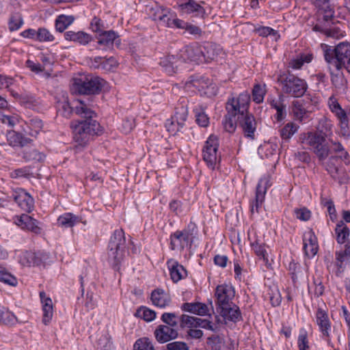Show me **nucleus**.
<instances>
[{
	"label": "nucleus",
	"instance_id": "c756f323",
	"mask_svg": "<svg viewBox=\"0 0 350 350\" xmlns=\"http://www.w3.org/2000/svg\"><path fill=\"white\" fill-rule=\"evenodd\" d=\"M271 107L276 110L275 118L278 121L284 119L286 116V105L283 103V99L280 97L279 99H268Z\"/></svg>",
	"mask_w": 350,
	"mask_h": 350
},
{
	"label": "nucleus",
	"instance_id": "4468645a",
	"mask_svg": "<svg viewBox=\"0 0 350 350\" xmlns=\"http://www.w3.org/2000/svg\"><path fill=\"white\" fill-rule=\"evenodd\" d=\"M179 57L181 62L190 61L200 64L204 62L202 46L198 44L186 46L180 50Z\"/></svg>",
	"mask_w": 350,
	"mask_h": 350
},
{
	"label": "nucleus",
	"instance_id": "412c9836",
	"mask_svg": "<svg viewBox=\"0 0 350 350\" xmlns=\"http://www.w3.org/2000/svg\"><path fill=\"white\" fill-rule=\"evenodd\" d=\"M23 230L30 232L34 235H40L43 232V225L32 216L23 214Z\"/></svg>",
	"mask_w": 350,
	"mask_h": 350
},
{
	"label": "nucleus",
	"instance_id": "4d7b16f0",
	"mask_svg": "<svg viewBox=\"0 0 350 350\" xmlns=\"http://www.w3.org/2000/svg\"><path fill=\"white\" fill-rule=\"evenodd\" d=\"M55 39L53 35L45 28H40L38 30L37 40L40 42H52Z\"/></svg>",
	"mask_w": 350,
	"mask_h": 350
},
{
	"label": "nucleus",
	"instance_id": "052dcab7",
	"mask_svg": "<svg viewBox=\"0 0 350 350\" xmlns=\"http://www.w3.org/2000/svg\"><path fill=\"white\" fill-rule=\"evenodd\" d=\"M34 199L27 192L23 193V211L31 213L34 209Z\"/></svg>",
	"mask_w": 350,
	"mask_h": 350
},
{
	"label": "nucleus",
	"instance_id": "bb28decb",
	"mask_svg": "<svg viewBox=\"0 0 350 350\" xmlns=\"http://www.w3.org/2000/svg\"><path fill=\"white\" fill-rule=\"evenodd\" d=\"M181 309L200 316H204L208 313V306L205 304L200 302L185 303L182 305Z\"/></svg>",
	"mask_w": 350,
	"mask_h": 350
},
{
	"label": "nucleus",
	"instance_id": "37998d69",
	"mask_svg": "<svg viewBox=\"0 0 350 350\" xmlns=\"http://www.w3.org/2000/svg\"><path fill=\"white\" fill-rule=\"evenodd\" d=\"M196 116V121L197 124L202 127H206L209 124V118L204 109L202 108L196 107L193 109Z\"/></svg>",
	"mask_w": 350,
	"mask_h": 350
},
{
	"label": "nucleus",
	"instance_id": "dca6fc26",
	"mask_svg": "<svg viewBox=\"0 0 350 350\" xmlns=\"http://www.w3.org/2000/svg\"><path fill=\"white\" fill-rule=\"evenodd\" d=\"M25 125L26 127L23 126V144H29L33 141L31 138L27 136L36 137L37 134L42 130L43 126L42 120L38 118H29L25 121Z\"/></svg>",
	"mask_w": 350,
	"mask_h": 350
},
{
	"label": "nucleus",
	"instance_id": "09e8293b",
	"mask_svg": "<svg viewBox=\"0 0 350 350\" xmlns=\"http://www.w3.org/2000/svg\"><path fill=\"white\" fill-rule=\"evenodd\" d=\"M237 121L236 117L226 114L222 121L224 130L230 133H234L237 128Z\"/></svg>",
	"mask_w": 350,
	"mask_h": 350
},
{
	"label": "nucleus",
	"instance_id": "6ab92c4d",
	"mask_svg": "<svg viewBox=\"0 0 350 350\" xmlns=\"http://www.w3.org/2000/svg\"><path fill=\"white\" fill-rule=\"evenodd\" d=\"M167 265L170 270L171 279L174 282L176 283L187 277V270L177 260L170 259L167 261Z\"/></svg>",
	"mask_w": 350,
	"mask_h": 350
},
{
	"label": "nucleus",
	"instance_id": "a211bd4d",
	"mask_svg": "<svg viewBox=\"0 0 350 350\" xmlns=\"http://www.w3.org/2000/svg\"><path fill=\"white\" fill-rule=\"evenodd\" d=\"M303 242L305 254L309 258L314 256L318 251V243L317 237L312 230L304 233Z\"/></svg>",
	"mask_w": 350,
	"mask_h": 350
},
{
	"label": "nucleus",
	"instance_id": "393cba45",
	"mask_svg": "<svg viewBox=\"0 0 350 350\" xmlns=\"http://www.w3.org/2000/svg\"><path fill=\"white\" fill-rule=\"evenodd\" d=\"M41 302L42 304L43 317L42 322L44 325H47L53 317V304L52 300L49 297H46L44 292L40 293Z\"/></svg>",
	"mask_w": 350,
	"mask_h": 350
},
{
	"label": "nucleus",
	"instance_id": "bf43d9fd",
	"mask_svg": "<svg viewBox=\"0 0 350 350\" xmlns=\"http://www.w3.org/2000/svg\"><path fill=\"white\" fill-rule=\"evenodd\" d=\"M90 27L92 31L97 33L98 34L102 31H105L107 27L105 25V23L98 17H94L90 23Z\"/></svg>",
	"mask_w": 350,
	"mask_h": 350
},
{
	"label": "nucleus",
	"instance_id": "2f4dec72",
	"mask_svg": "<svg viewBox=\"0 0 350 350\" xmlns=\"http://www.w3.org/2000/svg\"><path fill=\"white\" fill-rule=\"evenodd\" d=\"M174 13L166 10H161L159 13L155 14L153 19L158 21L165 27L172 28V21L174 17Z\"/></svg>",
	"mask_w": 350,
	"mask_h": 350
},
{
	"label": "nucleus",
	"instance_id": "0e129e2a",
	"mask_svg": "<svg viewBox=\"0 0 350 350\" xmlns=\"http://www.w3.org/2000/svg\"><path fill=\"white\" fill-rule=\"evenodd\" d=\"M165 126L169 133L172 135H176L178 132H182L184 127H180L177 125V122L172 118L166 120Z\"/></svg>",
	"mask_w": 350,
	"mask_h": 350
},
{
	"label": "nucleus",
	"instance_id": "de8ad7c7",
	"mask_svg": "<svg viewBox=\"0 0 350 350\" xmlns=\"http://www.w3.org/2000/svg\"><path fill=\"white\" fill-rule=\"evenodd\" d=\"M297 346L299 350H309V341L308 338V332L304 328H301L299 330L298 339H297Z\"/></svg>",
	"mask_w": 350,
	"mask_h": 350
},
{
	"label": "nucleus",
	"instance_id": "4c0bfd02",
	"mask_svg": "<svg viewBox=\"0 0 350 350\" xmlns=\"http://www.w3.org/2000/svg\"><path fill=\"white\" fill-rule=\"evenodd\" d=\"M299 126L293 122H288L280 129V135L282 139L288 140L298 131Z\"/></svg>",
	"mask_w": 350,
	"mask_h": 350
},
{
	"label": "nucleus",
	"instance_id": "79ce46f5",
	"mask_svg": "<svg viewBox=\"0 0 350 350\" xmlns=\"http://www.w3.org/2000/svg\"><path fill=\"white\" fill-rule=\"evenodd\" d=\"M293 104V112L294 116L297 120L301 121L307 112V109L304 107L303 100H295Z\"/></svg>",
	"mask_w": 350,
	"mask_h": 350
},
{
	"label": "nucleus",
	"instance_id": "ddd939ff",
	"mask_svg": "<svg viewBox=\"0 0 350 350\" xmlns=\"http://www.w3.org/2000/svg\"><path fill=\"white\" fill-rule=\"evenodd\" d=\"M269 179L263 177L260 179L256 187L255 199L250 203L252 215L258 213L262 208L267 188L269 187Z\"/></svg>",
	"mask_w": 350,
	"mask_h": 350
},
{
	"label": "nucleus",
	"instance_id": "864d4df0",
	"mask_svg": "<svg viewBox=\"0 0 350 350\" xmlns=\"http://www.w3.org/2000/svg\"><path fill=\"white\" fill-rule=\"evenodd\" d=\"M25 263L23 262V265L27 266H36L41 263V258L33 252H27L25 255Z\"/></svg>",
	"mask_w": 350,
	"mask_h": 350
},
{
	"label": "nucleus",
	"instance_id": "0eeeda50",
	"mask_svg": "<svg viewBox=\"0 0 350 350\" xmlns=\"http://www.w3.org/2000/svg\"><path fill=\"white\" fill-rule=\"evenodd\" d=\"M315 323L321 333V337L328 343L330 342L332 322L329 317L328 309L324 304L319 306L315 312Z\"/></svg>",
	"mask_w": 350,
	"mask_h": 350
},
{
	"label": "nucleus",
	"instance_id": "69168bd1",
	"mask_svg": "<svg viewBox=\"0 0 350 350\" xmlns=\"http://www.w3.org/2000/svg\"><path fill=\"white\" fill-rule=\"evenodd\" d=\"M118 65V63L115 57H110L107 59H104L101 63V68L105 70H111L116 68Z\"/></svg>",
	"mask_w": 350,
	"mask_h": 350
},
{
	"label": "nucleus",
	"instance_id": "c85d7f7f",
	"mask_svg": "<svg viewBox=\"0 0 350 350\" xmlns=\"http://www.w3.org/2000/svg\"><path fill=\"white\" fill-rule=\"evenodd\" d=\"M204 62L215 59L221 53V49L213 43H206L202 46Z\"/></svg>",
	"mask_w": 350,
	"mask_h": 350
},
{
	"label": "nucleus",
	"instance_id": "5701e85b",
	"mask_svg": "<svg viewBox=\"0 0 350 350\" xmlns=\"http://www.w3.org/2000/svg\"><path fill=\"white\" fill-rule=\"evenodd\" d=\"M178 8L185 14L195 13L196 16H203L205 14L204 8L195 0H189L186 3L179 4Z\"/></svg>",
	"mask_w": 350,
	"mask_h": 350
},
{
	"label": "nucleus",
	"instance_id": "774afa93",
	"mask_svg": "<svg viewBox=\"0 0 350 350\" xmlns=\"http://www.w3.org/2000/svg\"><path fill=\"white\" fill-rule=\"evenodd\" d=\"M3 313L0 316V323L5 325L12 324L14 323L15 316L4 308Z\"/></svg>",
	"mask_w": 350,
	"mask_h": 350
},
{
	"label": "nucleus",
	"instance_id": "e433bc0d",
	"mask_svg": "<svg viewBox=\"0 0 350 350\" xmlns=\"http://www.w3.org/2000/svg\"><path fill=\"white\" fill-rule=\"evenodd\" d=\"M26 144H24L25 145ZM23 159L27 161H41L44 160V155L35 148L25 147L23 146Z\"/></svg>",
	"mask_w": 350,
	"mask_h": 350
},
{
	"label": "nucleus",
	"instance_id": "f03ea898",
	"mask_svg": "<svg viewBox=\"0 0 350 350\" xmlns=\"http://www.w3.org/2000/svg\"><path fill=\"white\" fill-rule=\"evenodd\" d=\"M324 57L329 70L344 68L350 72V43L341 42L334 49H327Z\"/></svg>",
	"mask_w": 350,
	"mask_h": 350
},
{
	"label": "nucleus",
	"instance_id": "5fc2aeb1",
	"mask_svg": "<svg viewBox=\"0 0 350 350\" xmlns=\"http://www.w3.org/2000/svg\"><path fill=\"white\" fill-rule=\"evenodd\" d=\"M134 350H155L151 341L147 338L138 339L134 345Z\"/></svg>",
	"mask_w": 350,
	"mask_h": 350
},
{
	"label": "nucleus",
	"instance_id": "338daca9",
	"mask_svg": "<svg viewBox=\"0 0 350 350\" xmlns=\"http://www.w3.org/2000/svg\"><path fill=\"white\" fill-rule=\"evenodd\" d=\"M256 31L259 34V36L263 37H267L269 35L274 36L275 37V39L280 37V36L278 33V31L269 27H260L256 29Z\"/></svg>",
	"mask_w": 350,
	"mask_h": 350
},
{
	"label": "nucleus",
	"instance_id": "a878e982",
	"mask_svg": "<svg viewBox=\"0 0 350 350\" xmlns=\"http://www.w3.org/2000/svg\"><path fill=\"white\" fill-rule=\"evenodd\" d=\"M181 62L180 59L179 53L177 55H168L161 59L160 64L163 66L165 71L170 75L176 72V69Z\"/></svg>",
	"mask_w": 350,
	"mask_h": 350
},
{
	"label": "nucleus",
	"instance_id": "f8f14e48",
	"mask_svg": "<svg viewBox=\"0 0 350 350\" xmlns=\"http://www.w3.org/2000/svg\"><path fill=\"white\" fill-rule=\"evenodd\" d=\"M216 297L217 310L223 307H227L232 303L235 295L234 287L230 284H223L218 285L215 293Z\"/></svg>",
	"mask_w": 350,
	"mask_h": 350
},
{
	"label": "nucleus",
	"instance_id": "b1692460",
	"mask_svg": "<svg viewBox=\"0 0 350 350\" xmlns=\"http://www.w3.org/2000/svg\"><path fill=\"white\" fill-rule=\"evenodd\" d=\"M64 38L66 40L73 41L81 45H86L92 40V36L84 31H68L64 33Z\"/></svg>",
	"mask_w": 350,
	"mask_h": 350
},
{
	"label": "nucleus",
	"instance_id": "13d9d810",
	"mask_svg": "<svg viewBox=\"0 0 350 350\" xmlns=\"http://www.w3.org/2000/svg\"><path fill=\"white\" fill-rule=\"evenodd\" d=\"M250 100V94L246 91L241 93L239 95V97L235 98V100L241 105V108L247 111H248Z\"/></svg>",
	"mask_w": 350,
	"mask_h": 350
},
{
	"label": "nucleus",
	"instance_id": "f3484780",
	"mask_svg": "<svg viewBox=\"0 0 350 350\" xmlns=\"http://www.w3.org/2000/svg\"><path fill=\"white\" fill-rule=\"evenodd\" d=\"M178 329L165 325H159L155 331L154 336L160 343H165L178 337Z\"/></svg>",
	"mask_w": 350,
	"mask_h": 350
},
{
	"label": "nucleus",
	"instance_id": "c03bdc74",
	"mask_svg": "<svg viewBox=\"0 0 350 350\" xmlns=\"http://www.w3.org/2000/svg\"><path fill=\"white\" fill-rule=\"evenodd\" d=\"M0 281L12 286L18 284L17 279L2 267L0 268Z\"/></svg>",
	"mask_w": 350,
	"mask_h": 350
},
{
	"label": "nucleus",
	"instance_id": "39448f33",
	"mask_svg": "<svg viewBox=\"0 0 350 350\" xmlns=\"http://www.w3.org/2000/svg\"><path fill=\"white\" fill-rule=\"evenodd\" d=\"M278 81L282 92L294 98L303 96L308 90V83L306 80L290 72L280 75Z\"/></svg>",
	"mask_w": 350,
	"mask_h": 350
},
{
	"label": "nucleus",
	"instance_id": "ea45409f",
	"mask_svg": "<svg viewBox=\"0 0 350 350\" xmlns=\"http://www.w3.org/2000/svg\"><path fill=\"white\" fill-rule=\"evenodd\" d=\"M7 140L8 144L14 148L22 147V134L15 131H9L7 133Z\"/></svg>",
	"mask_w": 350,
	"mask_h": 350
},
{
	"label": "nucleus",
	"instance_id": "a19ab883",
	"mask_svg": "<svg viewBox=\"0 0 350 350\" xmlns=\"http://www.w3.org/2000/svg\"><path fill=\"white\" fill-rule=\"evenodd\" d=\"M312 59L310 54L301 55L289 62L288 67L295 70L300 69L304 63H310Z\"/></svg>",
	"mask_w": 350,
	"mask_h": 350
},
{
	"label": "nucleus",
	"instance_id": "a18cd8bd",
	"mask_svg": "<svg viewBox=\"0 0 350 350\" xmlns=\"http://www.w3.org/2000/svg\"><path fill=\"white\" fill-rule=\"evenodd\" d=\"M251 247L260 258H262L266 263L268 262V254L265 245L260 244L256 241L251 243Z\"/></svg>",
	"mask_w": 350,
	"mask_h": 350
},
{
	"label": "nucleus",
	"instance_id": "9d476101",
	"mask_svg": "<svg viewBox=\"0 0 350 350\" xmlns=\"http://www.w3.org/2000/svg\"><path fill=\"white\" fill-rule=\"evenodd\" d=\"M238 124L245 137L254 140L256 137L257 122L249 111L237 117Z\"/></svg>",
	"mask_w": 350,
	"mask_h": 350
},
{
	"label": "nucleus",
	"instance_id": "e2e57ef3",
	"mask_svg": "<svg viewBox=\"0 0 350 350\" xmlns=\"http://www.w3.org/2000/svg\"><path fill=\"white\" fill-rule=\"evenodd\" d=\"M331 75V81L332 84L337 88H340L342 84L344 78L342 73H339V71L336 70H329Z\"/></svg>",
	"mask_w": 350,
	"mask_h": 350
},
{
	"label": "nucleus",
	"instance_id": "3c124183",
	"mask_svg": "<svg viewBox=\"0 0 350 350\" xmlns=\"http://www.w3.org/2000/svg\"><path fill=\"white\" fill-rule=\"evenodd\" d=\"M332 124L331 121L325 118H322L319 122L317 126L318 133L327 137L328 133L331 132Z\"/></svg>",
	"mask_w": 350,
	"mask_h": 350
},
{
	"label": "nucleus",
	"instance_id": "f257e3e1",
	"mask_svg": "<svg viewBox=\"0 0 350 350\" xmlns=\"http://www.w3.org/2000/svg\"><path fill=\"white\" fill-rule=\"evenodd\" d=\"M76 114L84 118L83 120L72 122L73 139L78 146L84 147L92 137L100 131L99 123L93 119L96 116L94 111L88 103L83 100H77L73 107Z\"/></svg>",
	"mask_w": 350,
	"mask_h": 350
},
{
	"label": "nucleus",
	"instance_id": "6e6552de",
	"mask_svg": "<svg viewBox=\"0 0 350 350\" xmlns=\"http://www.w3.org/2000/svg\"><path fill=\"white\" fill-rule=\"evenodd\" d=\"M219 147L218 138L211 135L205 142L202 150L203 159L208 167L212 170L215 169L220 157L217 154Z\"/></svg>",
	"mask_w": 350,
	"mask_h": 350
},
{
	"label": "nucleus",
	"instance_id": "72a5a7b5",
	"mask_svg": "<svg viewBox=\"0 0 350 350\" xmlns=\"http://www.w3.org/2000/svg\"><path fill=\"white\" fill-rule=\"evenodd\" d=\"M226 108L227 110V115L234 117H236L237 116L239 117V116H241V114H245V113L248 112L241 108V105L235 100L234 98L228 99Z\"/></svg>",
	"mask_w": 350,
	"mask_h": 350
},
{
	"label": "nucleus",
	"instance_id": "603ef678",
	"mask_svg": "<svg viewBox=\"0 0 350 350\" xmlns=\"http://www.w3.org/2000/svg\"><path fill=\"white\" fill-rule=\"evenodd\" d=\"M57 109V113L66 118H68L72 112V107L66 100L58 102Z\"/></svg>",
	"mask_w": 350,
	"mask_h": 350
},
{
	"label": "nucleus",
	"instance_id": "20e7f679",
	"mask_svg": "<svg viewBox=\"0 0 350 350\" xmlns=\"http://www.w3.org/2000/svg\"><path fill=\"white\" fill-rule=\"evenodd\" d=\"M126 238L122 229L116 230L112 234L108 245V261L116 270H119L120 265L125 256Z\"/></svg>",
	"mask_w": 350,
	"mask_h": 350
},
{
	"label": "nucleus",
	"instance_id": "1a4fd4ad",
	"mask_svg": "<svg viewBox=\"0 0 350 350\" xmlns=\"http://www.w3.org/2000/svg\"><path fill=\"white\" fill-rule=\"evenodd\" d=\"M96 38L97 40L96 49L98 50L112 51L114 44L118 47L121 44L118 33L113 30L102 31L96 36Z\"/></svg>",
	"mask_w": 350,
	"mask_h": 350
},
{
	"label": "nucleus",
	"instance_id": "423d86ee",
	"mask_svg": "<svg viewBox=\"0 0 350 350\" xmlns=\"http://www.w3.org/2000/svg\"><path fill=\"white\" fill-rule=\"evenodd\" d=\"M104 83L98 77L81 76L74 79L73 87L79 94H95L100 92Z\"/></svg>",
	"mask_w": 350,
	"mask_h": 350
},
{
	"label": "nucleus",
	"instance_id": "2eb2a0df",
	"mask_svg": "<svg viewBox=\"0 0 350 350\" xmlns=\"http://www.w3.org/2000/svg\"><path fill=\"white\" fill-rule=\"evenodd\" d=\"M330 176L342 184L346 182L347 175L345 169L340 165V162L337 157L332 156L326 163L322 162Z\"/></svg>",
	"mask_w": 350,
	"mask_h": 350
},
{
	"label": "nucleus",
	"instance_id": "7ed1b4c3",
	"mask_svg": "<svg viewBox=\"0 0 350 350\" xmlns=\"http://www.w3.org/2000/svg\"><path fill=\"white\" fill-rule=\"evenodd\" d=\"M301 144L307 146L321 162L327 159L330 153L329 143L326 137L317 131H310L301 133L299 136Z\"/></svg>",
	"mask_w": 350,
	"mask_h": 350
},
{
	"label": "nucleus",
	"instance_id": "680f3d73",
	"mask_svg": "<svg viewBox=\"0 0 350 350\" xmlns=\"http://www.w3.org/2000/svg\"><path fill=\"white\" fill-rule=\"evenodd\" d=\"M294 215L297 219L301 221H308L311 217V212L306 208H295Z\"/></svg>",
	"mask_w": 350,
	"mask_h": 350
},
{
	"label": "nucleus",
	"instance_id": "49530a36",
	"mask_svg": "<svg viewBox=\"0 0 350 350\" xmlns=\"http://www.w3.org/2000/svg\"><path fill=\"white\" fill-rule=\"evenodd\" d=\"M136 316L146 321H152L156 317V312L146 307H141L136 312Z\"/></svg>",
	"mask_w": 350,
	"mask_h": 350
},
{
	"label": "nucleus",
	"instance_id": "f704fd0d",
	"mask_svg": "<svg viewBox=\"0 0 350 350\" xmlns=\"http://www.w3.org/2000/svg\"><path fill=\"white\" fill-rule=\"evenodd\" d=\"M334 114L339 120V125L340 127V133L343 136L349 135V119L347 113L344 109H340V110L335 112Z\"/></svg>",
	"mask_w": 350,
	"mask_h": 350
},
{
	"label": "nucleus",
	"instance_id": "aec40b11",
	"mask_svg": "<svg viewBox=\"0 0 350 350\" xmlns=\"http://www.w3.org/2000/svg\"><path fill=\"white\" fill-rule=\"evenodd\" d=\"M152 304L159 308H165L171 302L170 295L161 288H157L151 293L150 297Z\"/></svg>",
	"mask_w": 350,
	"mask_h": 350
},
{
	"label": "nucleus",
	"instance_id": "c9c22d12",
	"mask_svg": "<svg viewBox=\"0 0 350 350\" xmlns=\"http://www.w3.org/2000/svg\"><path fill=\"white\" fill-rule=\"evenodd\" d=\"M266 93L267 90L265 84H255L252 92V98L253 101L257 104L262 103Z\"/></svg>",
	"mask_w": 350,
	"mask_h": 350
},
{
	"label": "nucleus",
	"instance_id": "6e6d98bb",
	"mask_svg": "<svg viewBox=\"0 0 350 350\" xmlns=\"http://www.w3.org/2000/svg\"><path fill=\"white\" fill-rule=\"evenodd\" d=\"M22 25V16L19 14H13L10 16L8 21V28L10 31H14L20 29Z\"/></svg>",
	"mask_w": 350,
	"mask_h": 350
},
{
	"label": "nucleus",
	"instance_id": "9b49d317",
	"mask_svg": "<svg viewBox=\"0 0 350 350\" xmlns=\"http://www.w3.org/2000/svg\"><path fill=\"white\" fill-rule=\"evenodd\" d=\"M193 242V234L187 229L177 230L170 236V249L183 251L191 246Z\"/></svg>",
	"mask_w": 350,
	"mask_h": 350
},
{
	"label": "nucleus",
	"instance_id": "7c9ffc66",
	"mask_svg": "<svg viewBox=\"0 0 350 350\" xmlns=\"http://www.w3.org/2000/svg\"><path fill=\"white\" fill-rule=\"evenodd\" d=\"M188 116V109L187 105H180L176 107L175 113L172 118L177 122V125L184 127Z\"/></svg>",
	"mask_w": 350,
	"mask_h": 350
},
{
	"label": "nucleus",
	"instance_id": "cd10ccee",
	"mask_svg": "<svg viewBox=\"0 0 350 350\" xmlns=\"http://www.w3.org/2000/svg\"><path fill=\"white\" fill-rule=\"evenodd\" d=\"M81 219L79 216L72 213H65L58 217L57 225L62 228H72Z\"/></svg>",
	"mask_w": 350,
	"mask_h": 350
},
{
	"label": "nucleus",
	"instance_id": "8fccbe9b",
	"mask_svg": "<svg viewBox=\"0 0 350 350\" xmlns=\"http://www.w3.org/2000/svg\"><path fill=\"white\" fill-rule=\"evenodd\" d=\"M162 321L165 323V325L173 327L175 328L178 327V317L175 313L172 312H165L161 316Z\"/></svg>",
	"mask_w": 350,
	"mask_h": 350
},
{
	"label": "nucleus",
	"instance_id": "473e14b6",
	"mask_svg": "<svg viewBox=\"0 0 350 350\" xmlns=\"http://www.w3.org/2000/svg\"><path fill=\"white\" fill-rule=\"evenodd\" d=\"M336 241L339 244L346 242L349 236V229L343 221H340L335 228Z\"/></svg>",
	"mask_w": 350,
	"mask_h": 350
},
{
	"label": "nucleus",
	"instance_id": "4be33fe9",
	"mask_svg": "<svg viewBox=\"0 0 350 350\" xmlns=\"http://www.w3.org/2000/svg\"><path fill=\"white\" fill-rule=\"evenodd\" d=\"M217 312L222 316L225 319L237 322L241 319V314L239 308L232 303L227 307H223L217 310Z\"/></svg>",
	"mask_w": 350,
	"mask_h": 350
},
{
	"label": "nucleus",
	"instance_id": "58836bf2",
	"mask_svg": "<svg viewBox=\"0 0 350 350\" xmlns=\"http://www.w3.org/2000/svg\"><path fill=\"white\" fill-rule=\"evenodd\" d=\"M74 17L72 16L60 15L55 21L56 29L59 32H63L74 21Z\"/></svg>",
	"mask_w": 350,
	"mask_h": 350
}]
</instances>
